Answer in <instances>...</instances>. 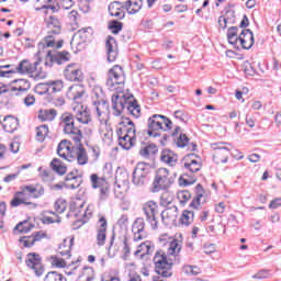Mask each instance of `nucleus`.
Wrapping results in <instances>:
<instances>
[{
	"mask_svg": "<svg viewBox=\"0 0 281 281\" xmlns=\"http://www.w3.org/2000/svg\"><path fill=\"white\" fill-rule=\"evenodd\" d=\"M112 109L113 115L120 117L122 113L133 115V117H139L142 115V108L137 100L132 94H113L112 95Z\"/></svg>",
	"mask_w": 281,
	"mask_h": 281,
	"instance_id": "obj_1",
	"label": "nucleus"
},
{
	"mask_svg": "<svg viewBox=\"0 0 281 281\" xmlns=\"http://www.w3.org/2000/svg\"><path fill=\"white\" fill-rule=\"evenodd\" d=\"M167 131H172V121L167 116L154 114L148 119L146 133L149 137H162L164 142H168L170 135Z\"/></svg>",
	"mask_w": 281,
	"mask_h": 281,
	"instance_id": "obj_2",
	"label": "nucleus"
},
{
	"mask_svg": "<svg viewBox=\"0 0 281 281\" xmlns=\"http://www.w3.org/2000/svg\"><path fill=\"white\" fill-rule=\"evenodd\" d=\"M136 132L135 123L128 117H122V121L116 126L119 146L124 150H131L135 146Z\"/></svg>",
	"mask_w": 281,
	"mask_h": 281,
	"instance_id": "obj_3",
	"label": "nucleus"
},
{
	"mask_svg": "<svg viewBox=\"0 0 281 281\" xmlns=\"http://www.w3.org/2000/svg\"><path fill=\"white\" fill-rule=\"evenodd\" d=\"M45 23L48 29V36L44 38V43L47 47H56V49H60L63 47V40L57 41L56 36L60 35L63 32V25L60 24V20L56 18V15H49L45 18Z\"/></svg>",
	"mask_w": 281,
	"mask_h": 281,
	"instance_id": "obj_4",
	"label": "nucleus"
},
{
	"mask_svg": "<svg viewBox=\"0 0 281 281\" xmlns=\"http://www.w3.org/2000/svg\"><path fill=\"white\" fill-rule=\"evenodd\" d=\"M38 65H41V61L32 64L30 60L23 59L14 69H7V71H10L9 76L10 74H22V76H31L34 80H41V78H45V75L38 72Z\"/></svg>",
	"mask_w": 281,
	"mask_h": 281,
	"instance_id": "obj_5",
	"label": "nucleus"
},
{
	"mask_svg": "<svg viewBox=\"0 0 281 281\" xmlns=\"http://www.w3.org/2000/svg\"><path fill=\"white\" fill-rule=\"evenodd\" d=\"M155 271L161 278H172V258H168V255L159 251L154 257Z\"/></svg>",
	"mask_w": 281,
	"mask_h": 281,
	"instance_id": "obj_6",
	"label": "nucleus"
},
{
	"mask_svg": "<svg viewBox=\"0 0 281 281\" xmlns=\"http://www.w3.org/2000/svg\"><path fill=\"white\" fill-rule=\"evenodd\" d=\"M60 122L64 128V133L66 135H71L75 142H81L82 139V131L76 124V116L71 113H64L60 116Z\"/></svg>",
	"mask_w": 281,
	"mask_h": 281,
	"instance_id": "obj_7",
	"label": "nucleus"
},
{
	"mask_svg": "<svg viewBox=\"0 0 281 281\" xmlns=\"http://www.w3.org/2000/svg\"><path fill=\"white\" fill-rule=\"evenodd\" d=\"M175 183V178L170 176V171L166 168H160L156 171L153 182L151 192H159L160 190H168Z\"/></svg>",
	"mask_w": 281,
	"mask_h": 281,
	"instance_id": "obj_8",
	"label": "nucleus"
},
{
	"mask_svg": "<svg viewBox=\"0 0 281 281\" xmlns=\"http://www.w3.org/2000/svg\"><path fill=\"white\" fill-rule=\"evenodd\" d=\"M143 212L151 229H159V222L157 221V215L159 214V205H157V202L148 201L145 204H143Z\"/></svg>",
	"mask_w": 281,
	"mask_h": 281,
	"instance_id": "obj_9",
	"label": "nucleus"
},
{
	"mask_svg": "<svg viewBox=\"0 0 281 281\" xmlns=\"http://www.w3.org/2000/svg\"><path fill=\"white\" fill-rule=\"evenodd\" d=\"M106 87L111 91H117V86L124 85V70L121 66L115 65L108 71Z\"/></svg>",
	"mask_w": 281,
	"mask_h": 281,
	"instance_id": "obj_10",
	"label": "nucleus"
},
{
	"mask_svg": "<svg viewBox=\"0 0 281 281\" xmlns=\"http://www.w3.org/2000/svg\"><path fill=\"white\" fill-rule=\"evenodd\" d=\"M90 182L93 190H100L99 192V200L106 201L109 199L110 187L109 182L106 181V176L99 177L98 173H92L90 176Z\"/></svg>",
	"mask_w": 281,
	"mask_h": 281,
	"instance_id": "obj_11",
	"label": "nucleus"
},
{
	"mask_svg": "<svg viewBox=\"0 0 281 281\" xmlns=\"http://www.w3.org/2000/svg\"><path fill=\"white\" fill-rule=\"evenodd\" d=\"M211 147L215 150L213 154V161L215 164H227L229 159V150H232V145L225 142L213 143Z\"/></svg>",
	"mask_w": 281,
	"mask_h": 281,
	"instance_id": "obj_12",
	"label": "nucleus"
},
{
	"mask_svg": "<svg viewBox=\"0 0 281 281\" xmlns=\"http://www.w3.org/2000/svg\"><path fill=\"white\" fill-rule=\"evenodd\" d=\"M148 175H150V166L145 162H138L133 171L132 183L140 188L146 183Z\"/></svg>",
	"mask_w": 281,
	"mask_h": 281,
	"instance_id": "obj_13",
	"label": "nucleus"
},
{
	"mask_svg": "<svg viewBox=\"0 0 281 281\" xmlns=\"http://www.w3.org/2000/svg\"><path fill=\"white\" fill-rule=\"evenodd\" d=\"M29 269H32L37 278H41L45 273V266L41 262V255L36 252H30L25 259Z\"/></svg>",
	"mask_w": 281,
	"mask_h": 281,
	"instance_id": "obj_14",
	"label": "nucleus"
},
{
	"mask_svg": "<svg viewBox=\"0 0 281 281\" xmlns=\"http://www.w3.org/2000/svg\"><path fill=\"white\" fill-rule=\"evenodd\" d=\"M64 76L69 82H82L85 80V74L77 64H70L64 70Z\"/></svg>",
	"mask_w": 281,
	"mask_h": 281,
	"instance_id": "obj_15",
	"label": "nucleus"
},
{
	"mask_svg": "<svg viewBox=\"0 0 281 281\" xmlns=\"http://www.w3.org/2000/svg\"><path fill=\"white\" fill-rule=\"evenodd\" d=\"M57 155L58 157L65 159L66 161H74L76 159V156L74 155L71 142L67 139L59 142L57 146Z\"/></svg>",
	"mask_w": 281,
	"mask_h": 281,
	"instance_id": "obj_16",
	"label": "nucleus"
},
{
	"mask_svg": "<svg viewBox=\"0 0 281 281\" xmlns=\"http://www.w3.org/2000/svg\"><path fill=\"white\" fill-rule=\"evenodd\" d=\"M91 36H93L92 27L81 29L74 34L70 41V45H74L75 47H80L81 45H85V43H87V41H89Z\"/></svg>",
	"mask_w": 281,
	"mask_h": 281,
	"instance_id": "obj_17",
	"label": "nucleus"
},
{
	"mask_svg": "<svg viewBox=\"0 0 281 281\" xmlns=\"http://www.w3.org/2000/svg\"><path fill=\"white\" fill-rule=\"evenodd\" d=\"M43 194H45V188L34 184L23 186L21 191L16 192V196H30L31 199H41Z\"/></svg>",
	"mask_w": 281,
	"mask_h": 281,
	"instance_id": "obj_18",
	"label": "nucleus"
},
{
	"mask_svg": "<svg viewBox=\"0 0 281 281\" xmlns=\"http://www.w3.org/2000/svg\"><path fill=\"white\" fill-rule=\"evenodd\" d=\"M146 222L144 218L138 217L135 220L133 226H132V232L134 234V241L139 243V240H144L148 236L146 234Z\"/></svg>",
	"mask_w": 281,
	"mask_h": 281,
	"instance_id": "obj_19",
	"label": "nucleus"
},
{
	"mask_svg": "<svg viewBox=\"0 0 281 281\" xmlns=\"http://www.w3.org/2000/svg\"><path fill=\"white\" fill-rule=\"evenodd\" d=\"M161 222L167 227L177 223V216H179V209L173 205L164 210L160 214Z\"/></svg>",
	"mask_w": 281,
	"mask_h": 281,
	"instance_id": "obj_20",
	"label": "nucleus"
},
{
	"mask_svg": "<svg viewBox=\"0 0 281 281\" xmlns=\"http://www.w3.org/2000/svg\"><path fill=\"white\" fill-rule=\"evenodd\" d=\"M93 106L97 111V117L99 119V122H106V117H109V102L106 100H93Z\"/></svg>",
	"mask_w": 281,
	"mask_h": 281,
	"instance_id": "obj_21",
	"label": "nucleus"
},
{
	"mask_svg": "<svg viewBox=\"0 0 281 281\" xmlns=\"http://www.w3.org/2000/svg\"><path fill=\"white\" fill-rule=\"evenodd\" d=\"M106 227H109V223L106 222V218L102 216L98 221L97 227V245H99V247L104 246V243H106Z\"/></svg>",
	"mask_w": 281,
	"mask_h": 281,
	"instance_id": "obj_22",
	"label": "nucleus"
},
{
	"mask_svg": "<svg viewBox=\"0 0 281 281\" xmlns=\"http://www.w3.org/2000/svg\"><path fill=\"white\" fill-rule=\"evenodd\" d=\"M14 85L11 87L13 95H21V93H27L30 91L32 83L27 79H15L12 81Z\"/></svg>",
	"mask_w": 281,
	"mask_h": 281,
	"instance_id": "obj_23",
	"label": "nucleus"
},
{
	"mask_svg": "<svg viewBox=\"0 0 281 281\" xmlns=\"http://www.w3.org/2000/svg\"><path fill=\"white\" fill-rule=\"evenodd\" d=\"M238 43L241 45L243 49H251L254 47V32L249 29H244L239 34Z\"/></svg>",
	"mask_w": 281,
	"mask_h": 281,
	"instance_id": "obj_24",
	"label": "nucleus"
},
{
	"mask_svg": "<svg viewBox=\"0 0 281 281\" xmlns=\"http://www.w3.org/2000/svg\"><path fill=\"white\" fill-rule=\"evenodd\" d=\"M0 124L5 133H14V131L19 128V119L12 115H7L3 116L2 120L0 117Z\"/></svg>",
	"mask_w": 281,
	"mask_h": 281,
	"instance_id": "obj_25",
	"label": "nucleus"
},
{
	"mask_svg": "<svg viewBox=\"0 0 281 281\" xmlns=\"http://www.w3.org/2000/svg\"><path fill=\"white\" fill-rule=\"evenodd\" d=\"M65 181L64 186L68 190H77L79 186H82V177L78 176V173L74 171L67 173Z\"/></svg>",
	"mask_w": 281,
	"mask_h": 281,
	"instance_id": "obj_26",
	"label": "nucleus"
},
{
	"mask_svg": "<svg viewBox=\"0 0 281 281\" xmlns=\"http://www.w3.org/2000/svg\"><path fill=\"white\" fill-rule=\"evenodd\" d=\"M105 49L108 52L109 63H115V59L117 58V42H115L114 37H109L106 40Z\"/></svg>",
	"mask_w": 281,
	"mask_h": 281,
	"instance_id": "obj_27",
	"label": "nucleus"
},
{
	"mask_svg": "<svg viewBox=\"0 0 281 281\" xmlns=\"http://www.w3.org/2000/svg\"><path fill=\"white\" fill-rule=\"evenodd\" d=\"M110 16H115V19L122 20L126 14L124 13V3L120 1H114L109 4Z\"/></svg>",
	"mask_w": 281,
	"mask_h": 281,
	"instance_id": "obj_28",
	"label": "nucleus"
},
{
	"mask_svg": "<svg viewBox=\"0 0 281 281\" xmlns=\"http://www.w3.org/2000/svg\"><path fill=\"white\" fill-rule=\"evenodd\" d=\"M202 202H205V190L201 184H198L195 187V196L190 203V207H192V210H199Z\"/></svg>",
	"mask_w": 281,
	"mask_h": 281,
	"instance_id": "obj_29",
	"label": "nucleus"
},
{
	"mask_svg": "<svg viewBox=\"0 0 281 281\" xmlns=\"http://www.w3.org/2000/svg\"><path fill=\"white\" fill-rule=\"evenodd\" d=\"M47 3H52V0H35L34 9L36 12L42 10L45 15L49 14V12L50 14H54V12H56V8Z\"/></svg>",
	"mask_w": 281,
	"mask_h": 281,
	"instance_id": "obj_30",
	"label": "nucleus"
},
{
	"mask_svg": "<svg viewBox=\"0 0 281 281\" xmlns=\"http://www.w3.org/2000/svg\"><path fill=\"white\" fill-rule=\"evenodd\" d=\"M75 120H77L79 124H91V112L87 108L80 105V110L76 112Z\"/></svg>",
	"mask_w": 281,
	"mask_h": 281,
	"instance_id": "obj_31",
	"label": "nucleus"
},
{
	"mask_svg": "<svg viewBox=\"0 0 281 281\" xmlns=\"http://www.w3.org/2000/svg\"><path fill=\"white\" fill-rule=\"evenodd\" d=\"M66 95L68 100H74L76 102L77 100H80L82 95H85V88L78 85L71 86L69 87Z\"/></svg>",
	"mask_w": 281,
	"mask_h": 281,
	"instance_id": "obj_32",
	"label": "nucleus"
},
{
	"mask_svg": "<svg viewBox=\"0 0 281 281\" xmlns=\"http://www.w3.org/2000/svg\"><path fill=\"white\" fill-rule=\"evenodd\" d=\"M56 115H58V111L55 109H44L38 111L37 117L41 122H54Z\"/></svg>",
	"mask_w": 281,
	"mask_h": 281,
	"instance_id": "obj_33",
	"label": "nucleus"
},
{
	"mask_svg": "<svg viewBox=\"0 0 281 281\" xmlns=\"http://www.w3.org/2000/svg\"><path fill=\"white\" fill-rule=\"evenodd\" d=\"M178 157L170 149H164L160 155V161L167 164V166H176Z\"/></svg>",
	"mask_w": 281,
	"mask_h": 281,
	"instance_id": "obj_34",
	"label": "nucleus"
},
{
	"mask_svg": "<svg viewBox=\"0 0 281 281\" xmlns=\"http://www.w3.org/2000/svg\"><path fill=\"white\" fill-rule=\"evenodd\" d=\"M74 156V161H77L79 166H87L89 164V156L87 155V149L83 147H78Z\"/></svg>",
	"mask_w": 281,
	"mask_h": 281,
	"instance_id": "obj_35",
	"label": "nucleus"
},
{
	"mask_svg": "<svg viewBox=\"0 0 281 281\" xmlns=\"http://www.w3.org/2000/svg\"><path fill=\"white\" fill-rule=\"evenodd\" d=\"M127 238L125 234L116 235L115 233L112 234L110 239V247H128Z\"/></svg>",
	"mask_w": 281,
	"mask_h": 281,
	"instance_id": "obj_36",
	"label": "nucleus"
},
{
	"mask_svg": "<svg viewBox=\"0 0 281 281\" xmlns=\"http://www.w3.org/2000/svg\"><path fill=\"white\" fill-rule=\"evenodd\" d=\"M158 241L162 247H180L181 245L178 239L168 236V234L160 235Z\"/></svg>",
	"mask_w": 281,
	"mask_h": 281,
	"instance_id": "obj_37",
	"label": "nucleus"
},
{
	"mask_svg": "<svg viewBox=\"0 0 281 281\" xmlns=\"http://www.w3.org/2000/svg\"><path fill=\"white\" fill-rule=\"evenodd\" d=\"M142 5H144L142 0H127L125 2V10H127L128 14H137L142 10Z\"/></svg>",
	"mask_w": 281,
	"mask_h": 281,
	"instance_id": "obj_38",
	"label": "nucleus"
},
{
	"mask_svg": "<svg viewBox=\"0 0 281 281\" xmlns=\"http://www.w3.org/2000/svg\"><path fill=\"white\" fill-rule=\"evenodd\" d=\"M34 229V224L30 223V221L25 220L23 222H20L14 227L13 232L16 234H30Z\"/></svg>",
	"mask_w": 281,
	"mask_h": 281,
	"instance_id": "obj_39",
	"label": "nucleus"
},
{
	"mask_svg": "<svg viewBox=\"0 0 281 281\" xmlns=\"http://www.w3.org/2000/svg\"><path fill=\"white\" fill-rule=\"evenodd\" d=\"M159 151V148L155 144H149L143 147L139 150L140 157H144L145 159H148V157H154Z\"/></svg>",
	"mask_w": 281,
	"mask_h": 281,
	"instance_id": "obj_40",
	"label": "nucleus"
},
{
	"mask_svg": "<svg viewBox=\"0 0 281 281\" xmlns=\"http://www.w3.org/2000/svg\"><path fill=\"white\" fill-rule=\"evenodd\" d=\"M50 168L54 172H56L57 175H65L67 172V166H65V164H63V161H60V159L58 158H54L50 161Z\"/></svg>",
	"mask_w": 281,
	"mask_h": 281,
	"instance_id": "obj_41",
	"label": "nucleus"
},
{
	"mask_svg": "<svg viewBox=\"0 0 281 281\" xmlns=\"http://www.w3.org/2000/svg\"><path fill=\"white\" fill-rule=\"evenodd\" d=\"M238 26H231L227 30V41L231 45H234V47L238 46Z\"/></svg>",
	"mask_w": 281,
	"mask_h": 281,
	"instance_id": "obj_42",
	"label": "nucleus"
},
{
	"mask_svg": "<svg viewBox=\"0 0 281 281\" xmlns=\"http://www.w3.org/2000/svg\"><path fill=\"white\" fill-rule=\"evenodd\" d=\"M179 221L181 225H184L186 227H190V225L194 223V211L184 210Z\"/></svg>",
	"mask_w": 281,
	"mask_h": 281,
	"instance_id": "obj_43",
	"label": "nucleus"
},
{
	"mask_svg": "<svg viewBox=\"0 0 281 281\" xmlns=\"http://www.w3.org/2000/svg\"><path fill=\"white\" fill-rule=\"evenodd\" d=\"M53 63H57V65H64V63H68L69 60V52H59L54 55H50Z\"/></svg>",
	"mask_w": 281,
	"mask_h": 281,
	"instance_id": "obj_44",
	"label": "nucleus"
},
{
	"mask_svg": "<svg viewBox=\"0 0 281 281\" xmlns=\"http://www.w3.org/2000/svg\"><path fill=\"white\" fill-rule=\"evenodd\" d=\"M49 135V126L43 124L36 127V140L37 142H45V137Z\"/></svg>",
	"mask_w": 281,
	"mask_h": 281,
	"instance_id": "obj_45",
	"label": "nucleus"
},
{
	"mask_svg": "<svg viewBox=\"0 0 281 281\" xmlns=\"http://www.w3.org/2000/svg\"><path fill=\"white\" fill-rule=\"evenodd\" d=\"M78 21H80V14H78V11H70L68 13V23L71 25L72 30H78Z\"/></svg>",
	"mask_w": 281,
	"mask_h": 281,
	"instance_id": "obj_46",
	"label": "nucleus"
},
{
	"mask_svg": "<svg viewBox=\"0 0 281 281\" xmlns=\"http://www.w3.org/2000/svg\"><path fill=\"white\" fill-rule=\"evenodd\" d=\"M48 87L50 90V94L58 93V92L63 91L64 83H63V80H49Z\"/></svg>",
	"mask_w": 281,
	"mask_h": 281,
	"instance_id": "obj_47",
	"label": "nucleus"
},
{
	"mask_svg": "<svg viewBox=\"0 0 281 281\" xmlns=\"http://www.w3.org/2000/svg\"><path fill=\"white\" fill-rule=\"evenodd\" d=\"M52 267L57 269H65L67 267V261L64 258L58 257V255L50 256Z\"/></svg>",
	"mask_w": 281,
	"mask_h": 281,
	"instance_id": "obj_48",
	"label": "nucleus"
},
{
	"mask_svg": "<svg viewBox=\"0 0 281 281\" xmlns=\"http://www.w3.org/2000/svg\"><path fill=\"white\" fill-rule=\"evenodd\" d=\"M44 281H67V278L56 271H50L45 276Z\"/></svg>",
	"mask_w": 281,
	"mask_h": 281,
	"instance_id": "obj_49",
	"label": "nucleus"
},
{
	"mask_svg": "<svg viewBox=\"0 0 281 281\" xmlns=\"http://www.w3.org/2000/svg\"><path fill=\"white\" fill-rule=\"evenodd\" d=\"M184 168L190 170V172H199L201 170V164L196 159H191L184 162Z\"/></svg>",
	"mask_w": 281,
	"mask_h": 281,
	"instance_id": "obj_50",
	"label": "nucleus"
},
{
	"mask_svg": "<svg viewBox=\"0 0 281 281\" xmlns=\"http://www.w3.org/2000/svg\"><path fill=\"white\" fill-rule=\"evenodd\" d=\"M124 27V24L117 20L110 21L109 23V30L112 32V34H120Z\"/></svg>",
	"mask_w": 281,
	"mask_h": 281,
	"instance_id": "obj_51",
	"label": "nucleus"
},
{
	"mask_svg": "<svg viewBox=\"0 0 281 281\" xmlns=\"http://www.w3.org/2000/svg\"><path fill=\"white\" fill-rule=\"evenodd\" d=\"M47 237V233L44 232H36L34 233L31 240L24 243V247H30V245H34V243L38 240H43V238Z\"/></svg>",
	"mask_w": 281,
	"mask_h": 281,
	"instance_id": "obj_52",
	"label": "nucleus"
},
{
	"mask_svg": "<svg viewBox=\"0 0 281 281\" xmlns=\"http://www.w3.org/2000/svg\"><path fill=\"white\" fill-rule=\"evenodd\" d=\"M177 196H178V201H180V204L186 205L189 199H192V193H190V191L188 190L179 191Z\"/></svg>",
	"mask_w": 281,
	"mask_h": 281,
	"instance_id": "obj_53",
	"label": "nucleus"
},
{
	"mask_svg": "<svg viewBox=\"0 0 281 281\" xmlns=\"http://www.w3.org/2000/svg\"><path fill=\"white\" fill-rule=\"evenodd\" d=\"M35 89L40 93V95H44V93H47V95H52L50 90H49V81L44 82V83H38L35 87Z\"/></svg>",
	"mask_w": 281,
	"mask_h": 281,
	"instance_id": "obj_54",
	"label": "nucleus"
},
{
	"mask_svg": "<svg viewBox=\"0 0 281 281\" xmlns=\"http://www.w3.org/2000/svg\"><path fill=\"white\" fill-rule=\"evenodd\" d=\"M115 183H128V173L126 171H117L115 176Z\"/></svg>",
	"mask_w": 281,
	"mask_h": 281,
	"instance_id": "obj_55",
	"label": "nucleus"
},
{
	"mask_svg": "<svg viewBox=\"0 0 281 281\" xmlns=\"http://www.w3.org/2000/svg\"><path fill=\"white\" fill-rule=\"evenodd\" d=\"M55 211L57 212V214H63V212H65V210H67V201L63 200V199H58L55 202Z\"/></svg>",
	"mask_w": 281,
	"mask_h": 281,
	"instance_id": "obj_56",
	"label": "nucleus"
},
{
	"mask_svg": "<svg viewBox=\"0 0 281 281\" xmlns=\"http://www.w3.org/2000/svg\"><path fill=\"white\" fill-rule=\"evenodd\" d=\"M188 142H190V138H188L186 134H180L176 144L179 148H186V146H188Z\"/></svg>",
	"mask_w": 281,
	"mask_h": 281,
	"instance_id": "obj_57",
	"label": "nucleus"
},
{
	"mask_svg": "<svg viewBox=\"0 0 281 281\" xmlns=\"http://www.w3.org/2000/svg\"><path fill=\"white\" fill-rule=\"evenodd\" d=\"M170 203H172V195H170V192L165 191L160 195V204L161 205H170Z\"/></svg>",
	"mask_w": 281,
	"mask_h": 281,
	"instance_id": "obj_58",
	"label": "nucleus"
},
{
	"mask_svg": "<svg viewBox=\"0 0 281 281\" xmlns=\"http://www.w3.org/2000/svg\"><path fill=\"white\" fill-rule=\"evenodd\" d=\"M179 254H181V247H169L166 256L167 258L173 257L177 260Z\"/></svg>",
	"mask_w": 281,
	"mask_h": 281,
	"instance_id": "obj_59",
	"label": "nucleus"
},
{
	"mask_svg": "<svg viewBox=\"0 0 281 281\" xmlns=\"http://www.w3.org/2000/svg\"><path fill=\"white\" fill-rule=\"evenodd\" d=\"M269 270L267 269H262V270H259L256 274L252 276V279L254 280H265L267 278H269Z\"/></svg>",
	"mask_w": 281,
	"mask_h": 281,
	"instance_id": "obj_60",
	"label": "nucleus"
},
{
	"mask_svg": "<svg viewBox=\"0 0 281 281\" xmlns=\"http://www.w3.org/2000/svg\"><path fill=\"white\" fill-rule=\"evenodd\" d=\"M63 247H59V250H57V256L61 257L64 260H69L71 258V247H69L67 250H60Z\"/></svg>",
	"mask_w": 281,
	"mask_h": 281,
	"instance_id": "obj_61",
	"label": "nucleus"
},
{
	"mask_svg": "<svg viewBox=\"0 0 281 281\" xmlns=\"http://www.w3.org/2000/svg\"><path fill=\"white\" fill-rule=\"evenodd\" d=\"M111 175H113V164L105 162V165L103 167V177H105V179H109V177H111Z\"/></svg>",
	"mask_w": 281,
	"mask_h": 281,
	"instance_id": "obj_62",
	"label": "nucleus"
},
{
	"mask_svg": "<svg viewBox=\"0 0 281 281\" xmlns=\"http://www.w3.org/2000/svg\"><path fill=\"white\" fill-rule=\"evenodd\" d=\"M244 71L246 76H256V69H254V66H251L249 63L244 65Z\"/></svg>",
	"mask_w": 281,
	"mask_h": 281,
	"instance_id": "obj_63",
	"label": "nucleus"
},
{
	"mask_svg": "<svg viewBox=\"0 0 281 281\" xmlns=\"http://www.w3.org/2000/svg\"><path fill=\"white\" fill-rule=\"evenodd\" d=\"M281 206V198H276L269 204L270 210H278Z\"/></svg>",
	"mask_w": 281,
	"mask_h": 281,
	"instance_id": "obj_64",
	"label": "nucleus"
}]
</instances>
